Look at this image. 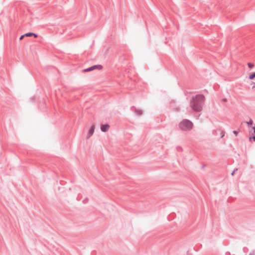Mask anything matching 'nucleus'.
Returning <instances> with one entry per match:
<instances>
[{"instance_id": "obj_6", "label": "nucleus", "mask_w": 255, "mask_h": 255, "mask_svg": "<svg viewBox=\"0 0 255 255\" xmlns=\"http://www.w3.org/2000/svg\"><path fill=\"white\" fill-rule=\"evenodd\" d=\"M25 36L29 37L31 36H34L35 38L37 37V35L34 33H27L25 34Z\"/></svg>"}, {"instance_id": "obj_8", "label": "nucleus", "mask_w": 255, "mask_h": 255, "mask_svg": "<svg viewBox=\"0 0 255 255\" xmlns=\"http://www.w3.org/2000/svg\"><path fill=\"white\" fill-rule=\"evenodd\" d=\"M255 78V73H254L253 74H252V75H251L249 76V78H250L251 80H253V79H254Z\"/></svg>"}, {"instance_id": "obj_14", "label": "nucleus", "mask_w": 255, "mask_h": 255, "mask_svg": "<svg viewBox=\"0 0 255 255\" xmlns=\"http://www.w3.org/2000/svg\"><path fill=\"white\" fill-rule=\"evenodd\" d=\"M254 132L255 133V127L254 128Z\"/></svg>"}, {"instance_id": "obj_3", "label": "nucleus", "mask_w": 255, "mask_h": 255, "mask_svg": "<svg viewBox=\"0 0 255 255\" xmlns=\"http://www.w3.org/2000/svg\"><path fill=\"white\" fill-rule=\"evenodd\" d=\"M103 69V66L101 65H94V66H93L90 68H88L87 69H84L83 70V72H89V71H92V70H96V69H97V70H101Z\"/></svg>"}, {"instance_id": "obj_10", "label": "nucleus", "mask_w": 255, "mask_h": 255, "mask_svg": "<svg viewBox=\"0 0 255 255\" xmlns=\"http://www.w3.org/2000/svg\"><path fill=\"white\" fill-rule=\"evenodd\" d=\"M247 124L248 125H252L253 124V121L252 120H250V121L249 122L247 123Z\"/></svg>"}, {"instance_id": "obj_2", "label": "nucleus", "mask_w": 255, "mask_h": 255, "mask_svg": "<svg viewBox=\"0 0 255 255\" xmlns=\"http://www.w3.org/2000/svg\"><path fill=\"white\" fill-rule=\"evenodd\" d=\"M180 129L183 130H189L193 128V124L188 120H184L179 124Z\"/></svg>"}, {"instance_id": "obj_13", "label": "nucleus", "mask_w": 255, "mask_h": 255, "mask_svg": "<svg viewBox=\"0 0 255 255\" xmlns=\"http://www.w3.org/2000/svg\"><path fill=\"white\" fill-rule=\"evenodd\" d=\"M234 133L235 134H237V131H234Z\"/></svg>"}, {"instance_id": "obj_4", "label": "nucleus", "mask_w": 255, "mask_h": 255, "mask_svg": "<svg viewBox=\"0 0 255 255\" xmlns=\"http://www.w3.org/2000/svg\"><path fill=\"white\" fill-rule=\"evenodd\" d=\"M94 130H95V126L93 125L91 127L90 130H89V131L88 132V134H87V138H90L93 135V134L94 132Z\"/></svg>"}, {"instance_id": "obj_9", "label": "nucleus", "mask_w": 255, "mask_h": 255, "mask_svg": "<svg viewBox=\"0 0 255 255\" xmlns=\"http://www.w3.org/2000/svg\"><path fill=\"white\" fill-rule=\"evenodd\" d=\"M248 66H249V68H252L253 67H254V64L253 63H248Z\"/></svg>"}, {"instance_id": "obj_1", "label": "nucleus", "mask_w": 255, "mask_h": 255, "mask_svg": "<svg viewBox=\"0 0 255 255\" xmlns=\"http://www.w3.org/2000/svg\"><path fill=\"white\" fill-rule=\"evenodd\" d=\"M205 98L202 95H197L193 98L191 102V107L193 111L199 112L202 110Z\"/></svg>"}, {"instance_id": "obj_12", "label": "nucleus", "mask_w": 255, "mask_h": 255, "mask_svg": "<svg viewBox=\"0 0 255 255\" xmlns=\"http://www.w3.org/2000/svg\"><path fill=\"white\" fill-rule=\"evenodd\" d=\"M252 138L254 139V140L255 141V136H254Z\"/></svg>"}, {"instance_id": "obj_7", "label": "nucleus", "mask_w": 255, "mask_h": 255, "mask_svg": "<svg viewBox=\"0 0 255 255\" xmlns=\"http://www.w3.org/2000/svg\"><path fill=\"white\" fill-rule=\"evenodd\" d=\"M135 113L137 115H141L142 113V112L140 110H136Z\"/></svg>"}, {"instance_id": "obj_5", "label": "nucleus", "mask_w": 255, "mask_h": 255, "mask_svg": "<svg viewBox=\"0 0 255 255\" xmlns=\"http://www.w3.org/2000/svg\"><path fill=\"white\" fill-rule=\"evenodd\" d=\"M110 128V126L108 124L103 125L101 126V129L103 132H106Z\"/></svg>"}, {"instance_id": "obj_11", "label": "nucleus", "mask_w": 255, "mask_h": 255, "mask_svg": "<svg viewBox=\"0 0 255 255\" xmlns=\"http://www.w3.org/2000/svg\"><path fill=\"white\" fill-rule=\"evenodd\" d=\"M24 36H25V34H24V35H21V36H20V38H19V39H20V40H22V39L23 38V37H24Z\"/></svg>"}]
</instances>
